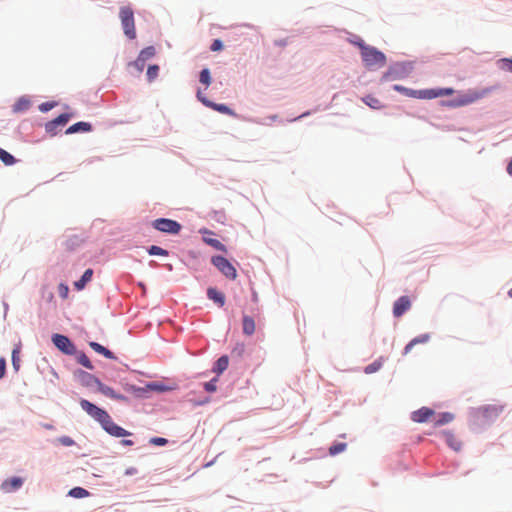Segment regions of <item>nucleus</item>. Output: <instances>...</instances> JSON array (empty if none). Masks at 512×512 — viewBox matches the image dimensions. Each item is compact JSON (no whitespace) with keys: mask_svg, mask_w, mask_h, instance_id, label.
Segmentation results:
<instances>
[{"mask_svg":"<svg viewBox=\"0 0 512 512\" xmlns=\"http://www.w3.org/2000/svg\"><path fill=\"white\" fill-rule=\"evenodd\" d=\"M416 61H394L390 63L387 70L384 71L379 82L385 83L390 81L404 80L408 78L415 69Z\"/></svg>","mask_w":512,"mask_h":512,"instance_id":"f257e3e1","label":"nucleus"},{"mask_svg":"<svg viewBox=\"0 0 512 512\" xmlns=\"http://www.w3.org/2000/svg\"><path fill=\"white\" fill-rule=\"evenodd\" d=\"M492 91V87H487L482 90H468L465 93H459L457 96L450 99H441L438 103L442 107L459 108L470 105L475 101L481 99Z\"/></svg>","mask_w":512,"mask_h":512,"instance_id":"f03ea898","label":"nucleus"},{"mask_svg":"<svg viewBox=\"0 0 512 512\" xmlns=\"http://www.w3.org/2000/svg\"><path fill=\"white\" fill-rule=\"evenodd\" d=\"M361 61L366 70L374 72L387 64V56L379 48L368 45L361 53Z\"/></svg>","mask_w":512,"mask_h":512,"instance_id":"7ed1b4c3","label":"nucleus"},{"mask_svg":"<svg viewBox=\"0 0 512 512\" xmlns=\"http://www.w3.org/2000/svg\"><path fill=\"white\" fill-rule=\"evenodd\" d=\"M119 17L121 20L122 28L124 31V34L129 39H135L136 37V30H135V22H134V13L133 10L128 7L124 6L120 8L119 11Z\"/></svg>","mask_w":512,"mask_h":512,"instance_id":"20e7f679","label":"nucleus"},{"mask_svg":"<svg viewBox=\"0 0 512 512\" xmlns=\"http://www.w3.org/2000/svg\"><path fill=\"white\" fill-rule=\"evenodd\" d=\"M392 90L404 96L420 100H430V88L425 89H412L401 84H393Z\"/></svg>","mask_w":512,"mask_h":512,"instance_id":"39448f33","label":"nucleus"},{"mask_svg":"<svg viewBox=\"0 0 512 512\" xmlns=\"http://www.w3.org/2000/svg\"><path fill=\"white\" fill-rule=\"evenodd\" d=\"M80 406L88 415L98 421L101 425L106 419H109L110 415L105 410L99 408L88 400L82 399L80 401Z\"/></svg>","mask_w":512,"mask_h":512,"instance_id":"423d86ee","label":"nucleus"},{"mask_svg":"<svg viewBox=\"0 0 512 512\" xmlns=\"http://www.w3.org/2000/svg\"><path fill=\"white\" fill-rule=\"evenodd\" d=\"M152 226L158 231L169 234H178L181 230V225L177 221L167 218L154 220L152 222Z\"/></svg>","mask_w":512,"mask_h":512,"instance_id":"0eeeda50","label":"nucleus"},{"mask_svg":"<svg viewBox=\"0 0 512 512\" xmlns=\"http://www.w3.org/2000/svg\"><path fill=\"white\" fill-rule=\"evenodd\" d=\"M52 342L61 352L66 355H75L77 353L76 346L65 335L54 334L52 336Z\"/></svg>","mask_w":512,"mask_h":512,"instance_id":"6e6552de","label":"nucleus"},{"mask_svg":"<svg viewBox=\"0 0 512 512\" xmlns=\"http://www.w3.org/2000/svg\"><path fill=\"white\" fill-rule=\"evenodd\" d=\"M481 416L487 421L490 425L493 423L503 411V406L486 404L476 408Z\"/></svg>","mask_w":512,"mask_h":512,"instance_id":"1a4fd4ad","label":"nucleus"},{"mask_svg":"<svg viewBox=\"0 0 512 512\" xmlns=\"http://www.w3.org/2000/svg\"><path fill=\"white\" fill-rule=\"evenodd\" d=\"M468 423L470 430L477 433L489 426L476 408H470Z\"/></svg>","mask_w":512,"mask_h":512,"instance_id":"9d476101","label":"nucleus"},{"mask_svg":"<svg viewBox=\"0 0 512 512\" xmlns=\"http://www.w3.org/2000/svg\"><path fill=\"white\" fill-rule=\"evenodd\" d=\"M412 306L411 299L408 295L398 297L392 307V314L394 318H400L406 314Z\"/></svg>","mask_w":512,"mask_h":512,"instance_id":"9b49d317","label":"nucleus"},{"mask_svg":"<svg viewBox=\"0 0 512 512\" xmlns=\"http://www.w3.org/2000/svg\"><path fill=\"white\" fill-rule=\"evenodd\" d=\"M435 415L436 412L433 408L423 406L411 412L410 419L415 423H426Z\"/></svg>","mask_w":512,"mask_h":512,"instance_id":"f8f14e48","label":"nucleus"},{"mask_svg":"<svg viewBox=\"0 0 512 512\" xmlns=\"http://www.w3.org/2000/svg\"><path fill=\"white\" fill-rule=\"evenodd\" d=\"M102 428L109 433L110 435L114 437H125L129 436L131 433L124 428L118 426L116 423H114L109 416V419H106L105 422L102 424Z\"/></svg>","mask_w":512,"mask_h":512,"instance_id":"ddd939ff","label":"nucleus"},{"mask_svg":"<svg viewBox=\"0 0 512 512\" xmlns=\"http://www.w3.org/2000/svg\"><path fill=\"white\" fill-rule=\"evenodd\" d=\"M77 379L79 380V382L83 385V386H86V387H93V386H96L98 385V383L100 382V380L98 378H96L94 375L88 373V372H85L83 370H79L75 373Z\"/></svg>","mask_w":512,"mask_h":512,"instance_id":"4468645a","label":"nucleus"},{"mask_svg":"<svg viewBox=\"0 0 512 512\" xmlns=\"http://www.w3.org/2000/svg\"><path fill=\"white\" fill-rule=\"evenodd\" d=\"M441 433L444 436L445 443L447 444V446L450 449H452L455 452H458L461 450L462 443L455 438V435L451 430L445 429V430H442Z\"/></svg>","mask_w":512,"mask_h":512,"instance_id":"2eb2a0df","label":"nucleus"},{"mask_svg":"<svg viewBox=\"0 0 512 512\" xmlns=\"http://www.w3.org/2000/svg\"><path fill=\"white\" fill-rule=\"evenodd\" d=\"M256 328L255 319L252 315L243 312L242 316V333L246 336L254 334Z\"/></svg>","mask_w":512,"mask_h":512,"instance_id":"dca6fc26","label":"nucleus"},{"mask_svg":"<svg viewBox=\"0 0 512 512\" xmlns=\"http://www.w3.org/2000/svg\"><path fill=\"white\" fill-rule=\"evenodd\" d=\"M22 484H23L22 478H20V477H12L10 479H6L1 484V489L5 493H10L12 491H15V490L19 489L22 486Z\"/></svg>","mask_w":512,"mask_h":512,"instance_id":"f3484780","label":"nucleus"},{"mask_svg":"<svg viewBox=\"0 0 512 512\" xmlns=\"http://www.w3.org/2000/svg\"><path fill=\"white\" fill-rule=\"evenodd\" d=\"M454 418L455 415L452 412H439L437 415H435L433 423L435 427H441L453 421Z\"/></svg>","mask_w":512,"mask_h":512,"instance_id":"a211bd4d","label":"nucleus"},{"mask_svg":"<svg viewBox=\"0 0 512 512\" xmlns=\"http://www.w3.org/2000/svg\"><path fill=\"white\" fill-rule=\"evenodd\" d=\"M455 93L452 87H433L430 88V100L442 98L445 96H451Z\"/></svg>","mask_w":512,"mask_h":512,"instance_id":"6ab92c4d","label":"nucleus"},{"mask_svg":"<svg viewBox=\"0 0 512 512\" xmlns=\"http://www.w3.org/2000/svg\"><path fill=\"white\" fill-rule=\"evenodd\" d=\"M97 389L99 392H101L103 395L120 401H125L127 398L121 394L116 393L112 388L109 386L104 385L101 381L97 385Z\"/></svg>","mask_w":512,"mask_h":512,"instance_id":"aec40b11","label":"nucleus"},{"mask_svg":"<svg viewBox=\"0 0 512 512\" xmlns=\"http://www.w3.org/2000/svg\"><path fill=\"white\" fill-rule=\"evenodd\" d=\"M243 383H248V380H241L238 377H234L232 372H229V374L226 375V395H225V398L227 399L229 397V395H228V389L229 388L231 390H233L235 386H238L239 389H242L243 388V386H242Z\"/></svg>","mask_w":512,"mask_h":512,"instance_id":"412c9836","label":"nucleus"},{"mask_svg":"<svg viewBox=\"0 0 512 512\" xmlns=\"http://www.w3.org/2000/svg\"><path fill=\"white\" fill-rule=\"evenodd\" d=\"M361 100L366 106L373 110H380L384 108V105L381 103V101L373 94H367L364 97H362Z\"/></svg>","mask_w":512,"mask_h":512,"instance_id":"4be33fe9","label":"nucleus"},{"mask_svg":"<svg viewBox=\"0 0 512 512\" xmlns=\"http://www.w3.org/2000/svg\"><path fill=\"white\" fill-rule=\"evenodd\" d=\"M155 48L153 46H148L146 48H144L138 58H137V63L138 64H141V67H144L145 66V63L147 60L151 59L152 57L155 56Z\"/></svg>","mask_w":512,"mask_h":512,"instance_id":"5701e85b","label":"nucleus"},{"mask_svg":"<svg viewBox=\"0 0 512 512\" xmlns=\"http://www.w3.org/2000/svg\"><path fill=\"white\" fill-rule=\"evenodd\" d=\"M347 41L354 47L358 48L360 53L369 45L360 36L354 33H348Z\"/></svg>","mask_w":512,"mask_h":512,"instance_id":"b1692460","label":"nucleus"},{"mask_svg":"<svg viewBox=\"0 0 512 512\" xmlns=\"http://www.w3.org/2000/svg\"><path fill=\"white\" fill-rule=\"evenodd\" d=\"M92 126L88 122H78L73 125H71L67 130L66 134H73L77 132H89L91 131Z\"/></svg>","mask_w":512,"mask_h":512,"instance_id":"393cba45","label":"nucleus"},{"mask_svg":"<svg viewBox=\"0 0 512 512\" xmlns=\"http://www.w3.org/2000/svg\"><path fill=\"white\" fill-rule=\"evenodd\" d=\"M242 28H254L253 25H250L248 23H242L238 25H230L229 27L226 26V41L230 40V35L235 34H243L242 32H239Z\"/></svg>","mask_w":512,"mask_h":512,"instance_id":"a878e982","label":"nucleus"},{"mask_svg":"<svg viewBox=\"0 0 512 512\" xmlns=\"http://www.w3.org/2000/svg\"><path fill=\"white\" fill-rule=\"evenodd\" d=\"M384 361H385V357L380 356L379 358L374 360L372 363H370L364 367V373L373 374V373L379 371L382 368Z\"/></svg>","mask_w":512,"mask_h":512,"instance_id":"bb28decb","label":"nucleus"},{"mask_svg":"<svg viewBox=\"0 0 512 512\" xmlns=\"http://www.w3.org/2000/svg\"><path fill=\"white\" fill-rule=\"evenodd\" d=\"M203 240L205 243H207L208 245L212 246L215 249L222 248L221 242L218 239L214 238V233L211 231L205 230L203 232Z\"/></svg>","mask_w":512,"mask_h":512,"instance_id":"cd10ccee","label":"nucleus"},{"mask_svg":"<svg viewBox=\"0 0 512 512\" xmlns=\"http://www.w3.org/2000/svg\"><path fill=\"white\" fill-rule=\"evenodd\" d=\"M197 97L207 107H211L218 112L224 113V104H215V103L209 101L205 96H203L201 90L197 91Z\"/></svg>","mask_w":512,"mask_h":512,"instance_id":"c85d7f7f","label":"nucleus"},{"mask_svg":"<svg viewBox=\"0 0 512 512\" xmlns=\"http://www.w3.org/2000/svg\"><path fill=\"white\" fill-rule=\"evenodd\" d=\"M92 276H93V270L92 269H87L82 277L76 281L74 283V286L77 290H82L84 289L85 285L92 279Z\"/></svg>","mask_w":512,"mask_h":512,"instance_id":"c756f323","label":"nucleus"},{"mask_svg":"<svg viewBox=\"0 0 512 512\" xmlns=\"http://www.w3.org/2000/svg\"><path fill=\"white\" fill-rule=\"evenodd\" d=\"M347 449V443L346 442H340V441H334L329 449V455L330 456H336L342 452H344Z\"/></svg>","mask_w":512,"mask_h":512,"instance_id":"7c9ffc66","label":"nucleus"},{"mask_svg":"<svg viewBox=\"0 0 512 512\" xmlns=\"http://www.w3.org/2000/svg\"><path fill=\"white\" fill-rule=\"evenodd\" d=\"M237 269L233 259L226 258V279L235 280L237 278Z\"/></svg>","mask_w":512,"mask_h":512,"instance_id":"2f4dec72","label":"nucleus"},{"mask_svg":"<svg viewBox=\"0 0 512 512\" xmlns=\"http://www.w3.org/2000/svg\"><path fill=\"white\" fill-rule=\"evenodd\" d=\"M279 116L277 114L269 115L263 119H254V118H244L245 120L253 123H257L260 125H271L273 122L277 121Z\"/></svg>","mask_w":512,"mask_h":512,"instance_id":"473e14b6","label":"nucleus"},{"mask_svg":"<svg viewBox=\"0 0 512 512\" xmlns=\"http://www.w3.org/2000/svg\"><path fill=\"white\" fill-rule=\"evenodd\" d=\"M208 298L213 300L215 303H218L219 306H222L224 304V299L222 296V293L214 288H209L207 290Z\"/></svg>","mask_w":512,"mask_h":512,"instance_id":"72a5a7b5","label":"nucleus"},{"mask_svg":"<svg viewBox=\"0 0 512 512\" xmlns=\"http://www.w3.org/2000/svg\"><path fill=\"white\" fill-rule=\"evenodd\" d=\"M29 107H30V101L25 98H20L13 105V111L16 113L23 112V111H26Z\"/></svg>","mask_w":512,"mask_h":512,"instance_id":"f704fd0d","label":"nucleus"},{"mask_svg":"<svg viewBox=\"0 0 512 512\" xmlns=\"http://www.w3.org/2000/svg\"><path fill=\"white\" fill-rule=\"evenodd\" d=\"M76 354H77V361L79 364H81L82 366H84L85 368H87L89 370L94 369L92 362L90 361V359L87 357V355L84 352H79Z\"/></svg>","mask_w":512,"mask_h":512,"instance_id":"c9c22d12","label":"nucleus"},{"mask_svg":"<svg viewBox=\"0 0 512 512\" xmlns=\"http://www.w3.org/2000/svg\"><path fill=\"white\" fill-rule=\"evenodd\" d=\"M0 160L7 166H11L16 162L14 156L2 148H0Z\"/></svg>","mask_w":512,"mask_h":512,"instance_id":"e433bc0d","label":"nucleus"},{"mask_svg":"<svg viewBox=\"0 0 512 512\" xmlns=\"http://www.w3.org/2000/svg\"><path fill=\"white\" fill-rule=\"evenodd\" d=\"M20 349L21 346L17 345L12 351V365L15 371H18L20 369Z\"/></svg>","mask_w":512,"mask_h":512,"instance_id":"4c0bfd02","label":"nucleus"},{"mask_svg":"<svg viewBox=\"0 0 512 512\" xmlns=\"http://www.w3.org/2000/svg\"><path fill=\"white\" fill-rule=\"evenodd\" d=\"M498 66L501 70L512 73V57H504L499 59Z\"/></svg>","mask_w":512,"mask_h":512,"instance_id":"58836bf2","label":"nucleus"},{"mask_svg":"<svg viewBox=\"0 0 512 512\" xmlns=\"http://www.w3.org/2000/svg\"><path fill=\"white\" fill-rule=\"evenodd\" d=\"M245 351V345L243 343H237L232 351L231 358L232 359H241Z\"/></svg>","mask_w":512,"mask_h":512,"instance_id":"ea45409f","label":"nucleus"},{"mask_svg":"<svg viewBox=\"0 0 512 512\" xmlns=\"http://www.w3.org/2000/svg\"><path fill=\"white\" fill-rule=\"evenodd\" d=\"M69 495L75 498H84L89 495V492L81 487H75L69 491Z\"/></svg>","mask_w":512,"mask_h":512,"instance_id":"a19ab883","label":"nucleus"},{"mask_svg":"<svg viewBox=\"0 0 512 512\" xmlns=\"http://www.w3.org/2000/svg\"><path fill=\"white\" fill-rule=\"evenodd\" d=\"M321 110L320 109V106H317L315 107L314 109H311V110H306L304 111L303 113H301L300 115L294 117V118H291V119H288L286 120L287 122H295V121H298V120H301L303 118H306L310 115H312L313 113H316L317 111Z\"/></svg>","mask_w":512,"mask_h":512,"instance_id":"79ce46f5","label":"nucleus"},{"mask_svg":"<svg viewBox=\"0 0 512 512\" xmlns=\"http://www.w3.org/2000/svg\"><path fill=\"white\" fill-rule=\"evenodd\" d=\"M431 339V334L430 333H423V334H419L417 335L416 337L412 338L411 340L413 341V344L418 345V344H425L427 342H429Z\"/></svg>","mask_w":512,"mask_h":512,"instance_id":"37998d69","label":"nucleus"},{"mask_svg":"<svg viewBox=\"0 0 512 512\" xmlns=\"http://www.w3.org/2000/svg\"><path fill=\"white\" fill-rule=\"evenodd\" d=\"M159 72V66L158 65H150L147 69V78L148 81H153L157 78Z\"/></svg>","mask_w":512,"mask_h":512,"instance_id":"c03bdc74","label":"nucleus"},{"mask_svg":"<svg viewBox=\"0 0 512 512\" xmlns=\"http://www.w3.org/2000/svg\"><path fill=\"white\" fill-rule=\"evenodd\" d=\"M148 253L150 255H156V256H167L168 255V251L159 247V246H156V245H152L149 249H148Z\"/></svg>","mask_w":512,"mask_h":512,"instance_id":"a18cd8bd","label":"nucleus"},{"mask_svg":"<svg viewBox=\"0 0 512 512\" xmlns=\"http://www.w3.org/2000/svg\"><path fill=\"white\" fill-rule=\"evenodd\" d=\"M200 82L202 84H204L206 87H208L210 85V82H211V77H210V72L207 68L203 69L201 72H200V78H199Z\"/></svg>","mask_w":512,"mask_h":512,"instance_id":"49530a36","label":"nucleus"},{"mask_svg":"<svg viewBox=\"0 0 512 512\" xmlns=\"http://www.w3.org/2000/svg\"><path fill=\"white\" fill-rule=\"evenodd\" d=\"M70 117H71L70 114L63 113V114H60L55 119H53V121L60 127V126L66 125L67 122L69 121Z\"/></svg>","mask_w":512,"mask_h":512,"instance_id":"de8ad7c7","label":"nucleus"},{"mask_svg":"<svg viewBox=\"0 0 512 512\" xmlns=\"http://www.w3.org/2000/svg\"><path fill=\"white\" fill-rule=\"evenodd\" d=\"M217 381H218V378L215 377L212 380L206 382L204 384L205 391H207L209 393L215 392L217 390V385H216Z\"/></svg>","mask_w":512,"mask_h":512,"instance_id":"09e8293b","label":"nucleus"},{"mask_svg":"<svg viewBox=\"0 0 512 512\" xmlns=\"http://www.w3.org/2000/svg\"><path fill=\"white\" fill-rule=\"evenodd\" d=\"M58 127L59 126L53 120H51L46 123L45 130L47 133H49L51 135H55L57 133Z\"/></svg>","mask_w":512,"mask_h":512,"instance_id":"8fccbe9b","label":"nucleus"},{"mask_svg":"<svg viewBox=\"0 0 512 512\" xmlns=\"http://www.w3.org/2000/svg\"><path fill=\"white\" fill-rule=\"evenodd\" d=\"M212 263L220 270L224 271V257L214 256L212 257Z\"/></svg>","mask_w":512,"mask_h":512,"instance_id":"3c124183","label":"nucleus"},{"mask_svg":"<svg viewBox=\"0 0 512 512\" xmlns=\"http://www.w3.org/2000/svg\"><path fill=\"white\" fill-rule=\"evenodd\" d=\"M57 441L63 446H73L75 444V441L69 436L59 437Z\"/></svg>","mask_w":512,"mask_h":512,"instance_id":"603ef678","label":"nucleus"},{"mask_svg":"<svg viewBox=\"0 0 512 512\" xmlns=\"http://www.w3.org/2000/svg\"><path fill=\"white\" fill-rule=\"evenodd\" d=\"M224 370V356L220 357L215 365L214 371L219 375Z\"/></svg>","mask_w":512,"mask_h":512,"instance_id":"864d4df0","label":"nucleus"},{"mask_svg":"<svg viewBox=\"0 0 512 512\" xmlns=\"http://www.w3.org/2000/svg\"><path fill=\"white\" fill-rule=\"evenodd\" d=\"M89 346L97 353L101 354L104 350V346L100 345L99 343L97 342H90L89 343Z\"/></svg>","mask_w":512,"mask_h":512,"instance_id":"5fc2aeb1","label":"nucleus"},{"mask_svg":"<svg viewBox=\"0 0 512 512\" xmlns=\"http://www.w3.org/2000/svg\"><path fill=\"white\" fill-rule=\"evenodd\" d=\"M273 44L276 47H286L288 44V39L287 38L275 39L273 41Z\"/></svg>","mask_w":512,"mask_h":512,"instance_id":"6e6d98bb","label":"nucleus"},{"mask_svg":"<svg viewBox=\"0 0 512 512\" xmlns=\"http://www.w3.org/2000/svg\"><path fill=\"white\" fill-rule=\"evenodd\" d=\"M415 346V344H413V341L410 340L403 348V351H402V355L403 356H406L408 353H410V351L413 349V347Z\"/></svg>","mask_w":512,"mask_h":512,"instance_id":"4d7b16f0","label":"nucleus"},{"mask_svg":"<svg viewBox=\"0 0 512 512\" xmlns=\"http://www.w3.org/2000/svg\"><path fill=\"white\" fill-rule=\"evenodd\" d=\"M222 49V41L219 39L214 40L213 44L211 45L212 51H219Z\"/></svg>","mask_w":512,"mask_h":512,"instance_id":"13d9d810","label":"nucleus"},{"mask_svg":"<svg viewBox=\"0 0 512 512\" xmlns=\"http://www.w3.org/2000/svg\"><path fill=\"white\" fill-rule=\"evenodd\" d=\"M6 371V361L4 358H0V379L4 377Z\"/></svg>","mask_w":512,"mask_h":512,"instance_id":"bf43d9fd","label":"nucleus"},{"mask_svg":"<svg viewBox=\"0 0 512 512\" xmlns=\"http://www.w3.org/2000/svg\"><path fill=\"white\" fill-rule=\"evenodd\" d=\"M54 106L53 103H49V102H46V103H42L40 106H39V109L42 111V112H47L49 111L50 109H52Z\"/></svg>","mask_w":512,"mask_h":512,"instance_id":"052dcab7","label":"nucleus"},{"mask_svg":"<svg viewBox=\"0 0 512 512\" xmlns=\"http://www.w3.org/2000/svg\"><path fill=\"white\" fill-rule=\"evenodd\" d=\"M151 442L156 445H165L167 443V439L161 437L152 438Z\"/></svg>","mask_w":512,"mask_h":512,"instance_id":"680f3d73","label":"nucleus"},{"mask_svg":"<svg viewBox=\"0 0 512 512\" xmlns=\"http://www.w3.org/2000/svg\"><path fill=\"white\" fill-rule=\"evenodd\" d=\"M226 115L228 116H232V117H235V118H239L240 116L235 112V110L233 108H231L230 106L226 105Z\"/></svg>","mask_w":512,"mask_h":512,"instance_id":"e2e57ef3","label":"nucleus"},{"mask_svg":"<svg viewBox=\"0 0 512 512\" xmlns=\"http://www.w3.org/2000/svg\"><path fill=\"white\" fill-rule=\"evenodd\" d=\"M101 355H103L104 357H106L108 359H116L115 355L105 347H104V350L101 353Z\"/></svg>","mask_w":512,"mask_h":512,"instance_id":"0e129e2a","label":"nucleus"},{"mask_svg":"<svg viewBox=\"0 0 512 512\" xmlns=\"http://www.w3.org/2000/svg\"><path fill=\"white\" fill-rule=\"evenodd\" d=\"M59 292L62 297H66L68 294V287L65 284H60Z\"/></svg>","mask_w":512,"mask_h":512,"instance_id":"69168bd1","label":"nucleus"},{"mask_svg":"<svg viewBox=\"0 0 512 512\" xmlns=\"http://www.w3.org/2000/svg\"><path fill=\"white\" fill-rule=\"evenodd\" d=\"M506 172L509 176L512 177V157L509 159L507 166H506Z\"/></svg>","mask_w":512,"mask_h":512,"instance_id":"338daca9","label":"nucleus"},{"mask_svg":"<svg viewBox=\"0 0 512 512\" xmlns=\"http://www.w3.org/2000/svg\"><path fill=\"white\" fill-rule=\"evenodd\" d=\"M121 443H122L123 445H125V446H131V445H133V441H131V440H126V439L122 440V441H121Z\"/></svg>","mask_w":512,"mask_h":512,"instance_id":"774afa93","label":"nucleus"}]
</instances>
